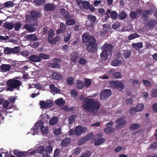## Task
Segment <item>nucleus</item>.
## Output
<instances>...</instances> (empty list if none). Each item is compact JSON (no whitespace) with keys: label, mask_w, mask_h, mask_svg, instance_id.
Segmentation results:
<instances>
[{"label":"nucleus","mask_w":157,"mask_h":157,"mask_svg":"<svg viewBox=\"0 0 157 157\" xmlns=\"http://www.w3.org/2000/svg\"><path fill=\"white\" fill-rule=\"evenodd\" d=\"M79 98L81 101H83L82 107L87 112L93 113L98 110L101 107L100 103L93 99L84 97L83 95H80Z\"/></svg>","instance_id":"obj_1"},{"label":"nucleus","mask_w":157,"mask_h":157,"mask_svg":"<svg viewBox=\"0 0 157 157\" xmlns=\"http://www.w3.org/2000/svg\"><path fill=\"white\" fill-rule=\"evenodd\" d=\"M21 85V82L19 80L15 79H9L7 82V85L8 86L7 90L12 92L14 88H19Z\"/></svg>","instance_id":"obj_2"},{"label":"nucleus","mask_w":157,"mask_h":157,"mask_svg":"<svg viewBox=\"0 0 157 157\" xmlns=\"http://www.w3.org/2000/svg\"><path fill=\"white\" fill-rule=\"evenodd\" d=\"M3 52L6 55H9L11 54H17L21 50L19 47H15L13 48L9 47H4Z\"/></svg>","instance_id":"obj_3"},{"label":"nucleus","mask_w":157,"mask_h":157,"mask_svg":"<svg viewBox=\"0 0 157 157\" xmlns=\"http://www.w3.org/2000/svg\"><path fill=\"white\" fill-rule=\"evenodd\" d=\"M92 41H90L88 44L87 45L86 49L88 52L90 53H94L97 50V48L95 43L96 42L95 39L93 38Z\"/></svg>","instance_id":"obj_4"},{"label":"nucleus","mask_w":157,"mask_h":157,"mask_svg":"<svg viewBox=\"0 0 157 157\" xmlns=\"http://www.w3.org/2000/svg\"><path fill=\"white\" fill-rule=\"evenodd\" d=\"M125 119V117H123L116 120V122L117 124L116 127L117 128H121L125 125L126 121L124 120Z\"/></svg>","instance_id":"obj_5"},{"label":"nucleus","mask_w":157,"mask_h":157,"mask_svg":"<svg viewBox=\"0 0 157 157\" xmlns=\"http://www.w3.org/2000/svg\"><path fill=\"white\" fill-rule=\"evenodd\" d=\"M113 47V46L112 44H105L101 47V48L105 50V52L110 55L112 54Z\"/></svg>","instance_id":"obj_6"},{"label":"nucleus","mask_w":157,"mask_h":157,"mask_svg":"<svg viewBox=\"0 0 157 157\" xmlns=\"http://www.w3.org/2000/svg\"><path fill=\"white\" fill-rule=\"evenodd\" d=\"M40 102L41 108L46 109L48 107L50 108L53 105V102L51 101L50 100H47L46 101H40Z\"/></svg>","instance_id":"obj_7"},{"label":"nucleus","mask_w":157,"mask_h":157,"mask_svg":"<svg viewBox=\"0 0 157 157\" xmlns=\"http://www.w3.org/2000/svg\"><path fill=\"white\" fill-rule=\"evenodd\" d=\"M111 91L110 89H105L101 93L100 95V98L101 100H104L110 96Z\"/></svg>","instance_id":"obj_8"},{"label":"nucleus","mask_w":157,"mask_h":157,"mask_svg":"<svg viewBox=\"0 0 157 157\" xmlns=\"http://www.w3.org/2000/svg\"><path fill=\"white\" fill-rule=\"evenodd\" d=\"M75 135L77 136L81 135L82 132L85 133L86 131V128H83L81 125H78L75 128Z\"/></svg>","instance_id":"obj_9"},{"label":"nucleus","mask_w":157,"mask_h":157,"mask_svg":"<svg viewBox=\"0 0 157 157\" xmlns=\"http://www.w3.org/2000/svg\"><path fill=\"white\" fill-rule=\"evenodd\" d=\"M95 39L93 36H90L88 34H84L82 36V40L84 43H87L90 41H92V38Z\"/></svg>","instance_id":"obj_10"},{"label":"nucleus","mask_w":157,"mask_h":157,"mask_svg":"<svg viewBox=\"0 0 157 157\" xmlns=\"http://www.w3.org/2000/svg\"><path fill=\"white\" fill-rule=\"evenodd\" d=\"M71 142V140L70 138L66 137L61 141L60 146L63 148L68 147L69 146Z\"/></svg>","instance_id":"obj_11"},{"label":"nucleus","mask_w":157,"mask_h":157,"mask_svg":"<svg viewBox=\"0 0 157 157\" xmlns=\"http://www.w3.org/2000/svg\"><path fill=\"white\" fill-rule=\"evenodd\" d=\"M44 8L47 11H53L56 9V6L52 3L47 4L44 6Z\"/></svg>","instance_id":"obj_12"},{"label":"nucleus","mask_w":157,"mask_h":157,"mask_svg":"<svg viewBox=\"0 0 157 157\" xmlns=\"http://www.w3.org/2000/svg\"><path fill=\"white\" fill-rule=\"evenodd\" d=\"M60 13L61 15L63 16L65 19H68L70 17L69 12L63 8H62L60 9Z\"/></svg>","instance_id":"obj_13"},{"label":"nucleus","mask_w":157,"mask_h":157,"mask_svg":"<svg viewBox=\"0 0 157 157\" xmlns=\"http://www.w3.org/2000/svg\"><path fill=\"white\" fill-rule=\"evenodd\" d=\"M29 59L31 62H39L41 60L39 56L34 54L30 56Z\"/></svg>","instance_id":"obj_14"},{"label":"nucleus","mask_w":157,"mask_h":157,"mask_svg":"<svg viewBox=\"0 0 157 157\" xmlns=\"http://www.w3.org/2000/svg\"><path fill=\"white\" fill-rule=\"evenodd\" d=\"M66 26L63 23H61L60 24L59 29L56 31V33L59 34L61 33L62 34L64 33L66 31Z\"/></svg>","instance_id":"obj_15"},{"label":"nucleus","mask_w":157,"mask_h":157,"mask_svg":"<svg viewBox=\"0 0 157 157\" xmlns=\"http://www.w3.org/2000/svg\"><path fill=\"white\" fill-rule=\"evenodd\" d=\"M11 66L10 64H2L0 66V70L3 72L9 71L10 69Z\"/></svg>","instance_id":"obj_16"},{"label":"nucleus","mask_w":157,"mask_h":157,"mask_svg":"<svg viewBox=\"0 0 157 157\" xmlns=\"http://www.w3.org/2000/svg\"><path fill=\"white\" fill-rule=\"evenodd\" d=\"M14 23L13 22H6L3 25L4 27L7 29L10 30L14 27Z\"/></svg>","instance_id":"obj_17"},{"label":"nucleus","mask_w":157,"mask_h":157,"mask_svg":"<svg viewBox=\"0 0 157 157\" xmlns=\"http://www.w3.org/2000/svg\"><path fill=\"white\" fill-rule=\"evenodd\" d=\"M78 52H73L71 55V61L74 63L77 62V59L78 57Z\"/></svg>","instance_id":"obj_18"},{"label":"nucleus","mask_w":157,"mask_h":157,"mask_svg":"<svg viewBox=\"0 0 157 157\" xmlns=\"http://www.w3.org/2000/svg\"><path fill=\"white\" fill-rule=\"evenodd\" d=\"M31 18H37L40 17V13L38 11L35 10H32L30 13Z\"/></svg>","instance_id":"obj_19"},{"label":"nucleus","mask_w":157,"mask_h":157,"mask_svg":"<svg viewBox=\"0 0 157 157\" xmlns=\"http://www.w3.org/2000/svg\"><path fill=\"white\" fill-rule=\"evenodd\" d=\"M52 77L55 80H62L63 78V76L61 75L58 74L56 72H53L52 75Z\"/></svg>","instance_id":"obj_20"},{"label":"nucleus","mask_w":157,"mask_h":157,"mask_svg":"<svg viewBox=\"0 0 157 157\" xmlns=\"http://www.w3.org/2000/svg\"><path fill=\"white\" fill-rule=\"evenodd\" d=\"M132 46L136 50H139L143 47V45L142 42H140L137 43H133Z\"/></svg>","instance_id":"obj_21"},{"label":"nucleus","mask_w":157,"mask_h":157,"mask_svg":"<svg viewBox=\"0 0 157 157\" xmlns=\"http://www.w3.org/2000/svg\"><path fill=\"white\" fill-rule=\"evenodd\" d=\"M27 39L30 41H35L37 40L38 38L35 34H30L27 35Z\"/></svg>","instance_id":"obj_22"},{"label":"nucleus","mask_w":157,"mask_h":157,"mask_svg":"<svg viewBox=\"0 0 157 157\" xmlns=\"http://www.w3.org/2000/svg\"><path fill=\"white\" fill-rule=\"evenodd\" d=\"M50 89L54 93L56 94L59 93L60 90L57 87H55L53 84H51L49 86Z\"/></svg>","instance_id":"obj_23"},{"label":"nucleus","mask_w":157,"mask_h":157,"mask_svg":"<svg viewBox=\"0 0 157 157\" xmlns=\"http://www.w3.org/2000/svg\"><path fill=\"white\" fill-rule=\"evenodd\" d=\"M157 23L156 20L154 19H151L148 21V26L150 28H153Z\"/></svg>","instance_id":"obj_24"},{"label":"nucleus","mask_w":157,"mask_h":157,"mask_svg":"<svg viewBox=\"0 0 157 157\" xmlns=\"http://www.w3.org/2000/svg\"><path fill=\"white\" fill-rule=\"evenodd\" d=\"M114 131V128L111 127H107L104 129V132L107 135H110L113 133Z\"/></svg>","instance_id":"obj_25"},{"label":"nucleus","mask_w":157,"mask_h":157,"mask_svg":"<svg viewBox=\"0 0 157 157\" xmlns=\"http://www.w3.org/2000/svg\"><path fill=\"white\" fill-rule=\"evenodd\" d=\"M58 118L56 116L53 117L49 121V124L51 125H54L57 124Z\"/></svg>","instance_id":"obj_26"},{"label":"nucleus","mask_w":157,"mask_h":157,"mask_svg":"<svg viewBox=\"0 0 157 157\" xmlns=\"http://www.w3.org/2000/svg\"><path fill=\"white\" fill-rule=\"evenodd\" d=\"M55 103L56 105L59 106H63L64 105L65 103L62 98H60L56 100Z\"/></svg>","instance_id":"obj_27"},{"label":"nucleus","mask_w":157,"mask_h":157,"mask_svg":"<svg viewBox=\"0 0 157 157\" xmlns=\"http://www.w3.org/2000/svg\"><path fill=\"white\" fill-rule=\"evenodd\" d=\"M105 140V139L103 138H99L95 140L94 144L95 146L100 145L103 143Z\"/></svg>","instance_id":"obj_28"},{"label":"nucleus","mask_w":157,"mask_h":157,"mask_svg":"<svg viewBox=\"0 0 157 157\" xmlns=\"http://www.w3.org/2000/svg\"><path fill=\"white\" fill-rule=\"evenodd\" d=\"M87 18L90 22L91 24H93L95 22L96 18L95 16L92 14H89L87 16Z\"/></svg>","instance_id":"obj_29"},{"label":"nucleus","mask_w":157,"mask_h":157,"mask_svg":"<svg viewBox=\"0 0 157 157\" xmlns=\"http://www.w3.org/2000/svg\"><path fill=\"white\" fill-rule=\"evenodd\" d=\"M121 63V61L119 59H115L111 62V65L113 66H117L120 65Z\"/></svg>","instance_id":"obj_30"},{"label":"nucleus","mask_w":157,"mask_h":157,"mask_svg":"<svg viewBox=\"0 0 157 157\" xmlns=\"http://www.w3.org/2000/svg\"><path fill=\"white\" fill-rule=\"evenodd\" d=\"M109 55L105 50H103L102 52L100 54V57L103 60H105L107 59L108 56Z\"/></svg>","instance_id":"obj_31"},{"label":"nucleus","mask_w":157,"mask_h":157,"mask_svg":"<svg viewBox=\"0 0 157 157\" xmlns=\"http://www.w3.org/2000/svg\"><path fill=\"white\" fill-rule=\"evenodd\" d=\"M135 108L136 112H138L143 110L144 108V106L142 104H139Z\"/></svg>","instance_id":"obj_32"},{"label":"nucleus","mask_w":157,"mask_h":157,"mask_svg":"<svg viewBox=\"0 0 157 157\" xmlns=\"http://www.w3.org/2000/svg\"><path fill=\"white\" fill-rule=\"evenodd\" d=\"M84 86L83 82L80 80H78L77 82V88L78 89H82Z\"/></svg>","instance_id":"obj_33"},{"label":"nucleus","mask_w":157,"mask_h":157,"mask_svg":"<svg viewBox=\"0 0 157 157\" xmlns=\"http://www.w3.org/2000/svg\"><path fill=\"white\" fill-rule=\"evenodd\" d=\"M45 0H34L33 2L38 6H43L45 3Z\"/></svg>","instance_id":"obj_34"},{"label":"nucleus","mask_w":157,"mask_h":157,"mask_svg":"<svg viewBox=\"0 0 157 157\" xmlns=\"http://www.w3.org/2000/svg\"><path fill=\"white\" fill-rule=\"evenodd\" d=\"M140 126L138 124L135 123L131 124L129 127V128L132 130H135L136 129L140 128Z\"/></svg>","instance_id":"obj_35"},{"label":"nucleus","mask_w":157,"mask_h":157,"mask_svg":"<svg viewBox=\"0 0 157 157\" xmlns=\"http://www.w3.org/2000/svg\"><path fill=\"white\" fill-rule=\"evenodd\" d=\"M75 21L73 19H70L67 20L66 22V24L69 26L75 24Z\"/></svg>","instance_id":"obj_36"},{"label":"nucleus","mask_w":157,"mask_h":157,"mask_svg":"<svg viewBox=\"0 0 157 157\" xmlns=\"http://www.w3.org/2000/svg\"><path fill=\"white\" fill-rule=\"evenodd\" d=\"M30 23L32 26H37L38 24V21L37 18H31Z\"/></svg>","instance_id":"obj_37"},{"label":"nucleus","mask_w":157,"mask_h":157,"mask_svg":"<svg viewBox=\"0 0 157 157\" xmlns=\"http://www.w3.org/2000/svg\"><path fill=\"white\" fill-rule=\"evenodd\" d=\"M63 41L65 42H67L69 40L71 36V33H67L65 34L63 36Z\"/></svg>","instance_id":"obj_38"},{"label":"nucleus","mask_w":157,"mask_h":157,"mask_svg":"<svg viewBox=\"0 0 157 157\" xmlns=\"http://www.w3.org/2000/svg\"><path fill=\"white\" fill-rule=\"evenodd\" d=\"M123 54V56L125 58H128L131 55V52L128 50H124Z\"/></svg>","instance_id":"obj_39"},{"label":"nucleus","mask_w":157,"mask_h":157,"mask_svg":"<svg viewBox=\"0 0 157 157\" xmlns=\"http://www.w3.org/2000/svg\"><path fill=\"white\" fill-rule=\"evenodd\" d=\"M118 16L117 13L115 11H112L110 13V16L113 20L116 19Z\"/></svg>","instance_id":"obj_40"},{"label":"nucleus","mask_w":157,"mask_h":157,"mask_svg":"<svg viewBox=\"0 0 157 157\" xmlns=\"http://www.w3.org/2000/svg\"><path fill=\"white\" fill-rule=\"evenodd\" d=\"M118 16L121 19L124 20L126 18L127 15L124 12L122 11L118 14Z\"/></svg>","instance_id":"obj_41"},{"label":"nucleus","mask_w":157,"mask_h":157,"mask_svg":"<svg viewBox=\"0 0 157 157\" xmlns=\"http://www.w3.org/2000/svg\"><path fill=\"white\" fill-rule=\"evenodd\" d=\"M49 128L48 127H43L41 128L40 129L43 135L47 134L48 132Z\"/></svg>","instance_id":"obj_42"},{"label":"nucleus","mask_w":157,"mask_h":157,"mask_svg":"<svg viewBox=\"0 0 157 157\" xmlns=\"http://www.w3.org/2000/svg\"><path fill=\"white\" fill-rule=\"evenodd\" d=\"M85 83V87L89 86L91 84L92 82L90 79L85 78L84 80Z\"/></svg>","instance_id":"obj_43"},{"label":"nucleus","mask_w":157,"mask_h":157,"mask_svg":"<svg viewBox=\"0 0 157 157\" xmlns=\"http://www.w3.org/2000/svg\"><path fill=\"white\" fill-rule=\"evenodd\" d=\"M139 36V35L137 33H134L128 36V38L129 40H131L135 38L138 37Z\"/></svg>","instance_id":"obj_44"},{"label":"nucleus","mask_w":157,"mask_h":157,"mask_svg":"<svg viewBox=\"0 0 157 157\" xmlns=\"http://www.w3.org/2000/svg\"><path fill=\"white\" fill-rule=\"evenodd\" d=\"M45 151L46 153H48L50 155L51 153H52V146L50 145L48 146L45 148Z\"/></svg>","instance_id":"obj_45"},{"label":"nucleus","mask_w":157,"mask_h":157,"mask_svg":"<svg viewBox=\"0 0 157 157\" xmlns=\"http://www.w3.org/2000/svg\"><path fill=\"white\" fill-rule=\"evenodd\" d=\"M38 55L40 58H41L44 59H48L50 57L49 55L43 53H40Z\"/></svg>","instance_id":"obj_46"},{"label":"nucleus","mask_w":157,"mask_h":157,"mask_svg":"<svg viewBox=\"0 0 157 157\" xmlns=\"http://www.w3.org/2000/svg\"><path fill=\"white\" fill-rule=\"evenodd\" d=\"M150 13L151 12L150 10H144L142 12V16L144 18H147L148 17V14Z\"/></svg>","instance_id":"obj_47"},{"label":"nucleus","mask_w":157,"mask_h":157,"mask_svg":"<svg viewBox=\"0 0 157 157\" xmlns=\"http://www.w3.org/2000/svg\"><path fill=\"white\" fill-rule=\"evenodd\" d=\"M116 87L119 90H121L124 88V85L121 82H117Z\"/></svg>","instance_id":"obj_48"},{"label":"nucleus","mask_w":157,"mask_h":157,"mask_svg":"<svg viewBox=\"0 0 157 157\" xmlns=\"http://www.w3.org/2000/svg\"><path fill=\"white\" fill-rule=\"evenodd\" d=\"M21 24L20 22H17L14 25L15 30L16 31H18L21 28Z\"/></svg>","instance_id":"obj_49"},{"label":"nucleus","mask_w":157,"mask_h":157,"mask_svg":"<svg viewBox=\"0 0 157 157\" xmlns=\"http://www.w3.org/2000/svg\"><path fill=\"white\" fill-rule=\"evenodd\" d=\"M74 82V79L72 76L69 77L67 79V82L69 85H71L73 84Z\"/></svg>","instance_id":"obj_50"},{"label":"nucleus","mask_w":157,"mask_h":157,"mask_svg":"<svg viewBox=\"0 0 157 157\" xmlns=\"http://www.w3.org/2000/svg\"><path fill=\"white\" fill-rule=\"evenodd\" d=\"M82 6L86 9H87L89 8V2L86 1H84L82 3Z\"/></svg>","instance_id":"obj_51"},{"label":"nucleus","mask_w":157,"mask_h":157,"mask_svg":"<svg viewBox=\"0 0 157 157\" xmlns=\"http://www.w3.org/2000/svg\"><path fill=\"white\" fill-rule=\"evenodd\" d=\"M45 151V148L44 146H41L39 147L37 149L38 153L41 154H43Z\"/></svg>","instance_id":"obj_52"},{"label":"nucleus","mask_w":157,"mask_h":157,"mask_svg":"<svg viewBox=\"0 0 157 157\" xmlns=\"http://www.w3.org/2000/svg\"><path fill=\"white\" fill-rule=\"evenodd\" d=\"M91 154V153L89 151H86L82 154L81 157H90Z\"/></svg>","instance_id":"obj_53"},{"label":"nucleus","mask_w":157,"mask_h":157,"mask_svg":"<svg viewBox=\"0 0 157 157\" xmlns=\"http://www.w3.org/2000/svg\"><path fill=\"white\" fill-rule=\"evenodd\" d=\"M108 32V29L103 28L102 30L99 32L100 36H104Z\"/></svg>","instance_id":"obj_54"},{"label":"nucleus","mask_w":157,"mask_h":157,"mask_svg":"<svg viewBox=\"0 0 157 157\" xmlns=\"http://www.w3.org/2000/svg\"><path fill=\"white\" fill-rule=\"evenodd\" d=\"M61 133V128L60 127L55 129L54 131V133L55 135H58L60 134Z\"/></svg>","instance_id":"obj_55"},{"label":"nucleus","mask_w":157,"mask_h":157,"mask_svg":"<svg viewBox=\"0 0 157 157\" xmlns=\"http://www.w3.org/2000/svg\"><path fill=\"white\" fill-rule=\"evenodd\" d=\"M75 116L74 115L70 116L68 118L69 124H71L75 121Z\"/></svg>","instance_id":"obj_56"},{"label":"nucleus","mask_w":157,"mask_h":157,"mask_svg":"<svg viewBox=\"0 0 157 157\" xmlns=\"http://www.w3.org/2000/svg\"><path fill=\"white\" fill-rule=\"evenodd\" d=\"M113 76L116 78H121L122 77L121 73L120 72H116L113 73Z\"/></svg>","instance_id":"obj_57"},{"label":"nucleus","mask_w":157,"mask_h":157,"mask_svg":"<svg viewBox=\"0 0 157 157\" xmlns=\"http://www.w3.org/2000/svg\"><path fill=\"white\" fill-rule=\"evenodd\" d=\"M86 62V59L82 58H80L78 61L79 63L82 65H84L85 64Z\"/></svg>","instance_id":"obj_58"},{"label":"nucleus","mask_w":157,"mask_h":157,"mask_svg":"<svg viewBox=\"0 0 157 157\" xmlns=\"http://www.w3.org/2000/svg\"><path fill=\"white\" fill-rule=\"evenodd\" d=\"M151 95L152 97H157V89H153L151 91Z\"/></svg>","instance_id":"obj_59"},{"label":"nucleus","mask_w":157,"mask_h":157,"mask_svg":"<svg viewBox=\"0 0 157 157\" xmlns=\"http://www.w3.org/2000/svg\"><path fill=\"white\" fill-rule=\"evenodd\" d=\"M13 4V2L11 1H9L7 2L4 4V5L5 7H8L11 6Z\"/></svg>","instance_id":"obj_60"},{"label":"nucleus","mask_w":157,"mask_h":157,"mask_svg":"<svg viewBox=\"0 0 157 157\" xmlns=\"http://www.w3.org/2000/svg\"><path fill=\"white\" fill-rule=\"evenodd\" d=\"M71 94L74 98H75L77 96L78 93L75 89H73L71 91Z\"/></svg>","instance_id":"obj_61"},{"label":"nucleus","mask_w":157,"mask_h":157,"mask_svg":"<svg viewBox=\"0 0 157 157\" xmlns=\"http://www.w3.org/2000/svg\"><path fill=\"white\" fill-rule=\"evenodd\" d=\"M142 82L143 83L147 86L149 87L151 85V83L148 80L143 79Z\"/></svg>","instance_id":"obj_62"},{"label":"nucleus","mask_w":157,"mask_h":157,"mask_svg":"<svg viewBox=\"0 0 157 157\" xmlns=\"http://www.w3.org/2000/svg\"><path fill=\"white\" fill-rule=\"evenodd\" d=\"M120 26V24L119 22H115L112 25V28L114 29L119 28Z\"/></svg>","instance_id":"obj_63"},{"label":"nucleus","mask_w":157,"mask_h":157,"mask_svg":"<svg viewBox=\"0 0 157 157\" xmlns=\"http://www.w3.org/2000/svg\"><path fill=\"white\" fill-rule=\"evenodd\" d=\"M48 41L49 43L52 44H56L55 41L52 37L48 38Z\"/></svg>","instance_id":"obj_64"}]
</instances>
